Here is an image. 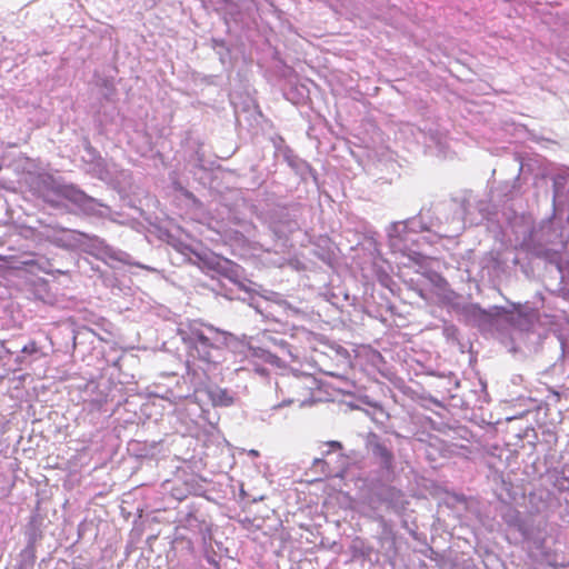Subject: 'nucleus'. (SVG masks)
<instances>
[{"instance_id": "20e7f679", "label": "nucleus", "mask_w": 569, "mask_h": 569, "mask_svg": "<svg viewBox=\"0 0 569 569\" xmlns=\"http://www.w3.org/2000/svg\"><path fill=\"white\" fill-rule=\"evenodd\" d=\"M313 468L320 469V471L328 477L330 475L329 465L323 459H315Z\"/></svg>"}, {"instance_id": "6e6552de", "label": "nucleus", "mask_w": 569, "mask_h": 569, "mask_svg": "<svg viewBox=\"0 0 569 569\" xmlns=\"http://www.w3.org/2000/svg\"><path fill=\"white\" fill-rule=\"evenodd\" d=\"M1 259H2V258L0 257V260H1Z\"/></svg>"}, {"instance_id": "7ed1b4c3", "label": "nucleus", "mask_w": 569, "mask_h": 569, "mask_svg": "<svg viewBox=\"0 0 569 569\" xmlns=\"http://www.w3.org/2000/svg\"><path fill=\"white\" fill-rule=\"evenodd\" d=\"M213 400L221 406H229L233 401L232 397H230L226 390H219L218 399L213 398Z\"/></svg>"}, {"instance_id": "f257e3e1", "label": "nucleus", "mask_w": 569, "mask_h": 569, "mask_svg": "<svg viewBox=\"0 0 569 569\" xmlns=\"http://www.w3.org/2000/svg\"><path fill=\"white\" fill-rule=\"evenodd\" d=\"M179 333L183 343L192 353L194 352L200 360L204 362L212 361V350L217 347L200 328L189 326L188 329H181Z\"/></svg>"}, {"instance_id": "0eeeda50", "label": "nucleus", "mask_w": 569, "mask_h": 569, "mask_svg": "<svg viewBox=\"0 0 569 569\" xmlns=\"http://www.w3.org/2000/svg\"><path fill=\"white\" fill-rule=\"evenodd\" d=\"M24 264H27V266H36L37 263H36V261H26Z\"/></svg>"}, {"instance_id": "f03ea898", "label": "nucleus", "mask_w": 569, "mask_h": 569, "mask_svg": "<svg viewBox=\"0 0 569 569\" xmlns=\"http://www.w3.org/2000/svg\"><path fill=\"white\" fill-rule=\"evenodd\" d=\"M377 450L379 452V456L386 463V466H388V467L391 466L392 459H393L391 451L388 448H386L385 446H378Z\"/></svg>"}, {"instance_id": "423d86ee", "label": "nucleus", "mask_w": 569, "mask_h": 569, "mask_svg": "<svg viewBox=\"0 0 569 569\" xmlns=\"http://www.w3.org/2000/svg\"><path fill=\"white\" fill-rule=\"evenodd\" d=\"M328 446L333 450H339L342 448L341 443L338 441H330L328 442Z\"/></svg>"}, {"instance_id": "39448f33", "label": "nucleus", "mask_w": 569, "mask_h": 569, "mask_svg": "<svg viewBox=\"0 0 569 569\" xmlns=\"http://www.w3.org/2000/svg\"><path fill=\"white\" fill-rule=\"evenodd\" d=\"M37 351H38V346H37L36 341H31L22 348V352H24V353H34Z\"/></svg>"}]
</instances>
